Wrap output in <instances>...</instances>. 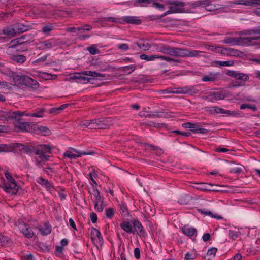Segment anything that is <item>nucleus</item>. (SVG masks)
Masks as SVG:
<instances>
[{
    "instance_id": "29",
    "label": "nucleus",
    "mask_w": 260,
    "mask_h": 260,
    "mask_svg": "<svg viewBox=\"0 0 260 260\" xmlns=\"http://www.w3.org/2000/svg\"><path fill=\"white\" fill-rule=\"evenodd\" d=\"M18 147H22V149L26 153H35L36 154V147L32 146H26L22 144H17Z\"/></svg>"
},
{
    "instance_id": "64",
    "label": "nucleus",
    "mask_w": 260,
    "mask_h": 260,
    "mask_svg": "<svg viewBox=\"0 0 260 260\" xmlns=\"http://www.w3.org/2000/svg\"><path fill=\"white\" fill-rule=\"evenodd\" d=\"M94 197H95V203H103L104 197L101 196L100 193L98 194V195H96Z\"/></svg>"
},
{
    "instance_id": "54",
    "label": "nucleus",
    "mask_w": 260,
    "mask_h": 260,
    "mask_svg": "<svg viewBox=\"0 0 260 260\" xmlns=\"http://www.w3.org/2000/svg\"><path fill=\"white\" fill-rule=\"evenodd\" d=\"M241 73H238L237 71L229 70L226 72V75L229 76L233 77L235 78L238 77V76L241 74Z\"/></svg>"
},
{
    "instance_id": "7",
    "label": "nucleus",
    "mask_w": 260,
    "mask_h": 260,
    "mask_svg": "<svg viewBox=\"0 0 260 260\" xmlns=\"http://www.w3.org/2000/svg\"><path fill=\"white\" fill-rule=\"evenodd\" d=\"M132 223L133 226V234H137L141 237H145L147 236L144 227L138 220H134L132 221Z\"/></svg>"
},
{
    "instance_id": "59",
    "label": "nucleus",
    "mask_w": 260,
    "mask_h": 260,
    "mask_svg": "<svg viewBox=\"0 0 260 260\" xmlns=\"http://www.w3.org/2000/svg\"><path fill=\"white\" fill-rule=\"evenodd\" d=\"M53 26L52 25L44 26L42 27V31L44 34L48 33L53 29Z\"/></svg>"
},
{
    "instance_id": "55",
    "label": "nucleus",
    "mask_w": 260,
    "mask_h": 260,
    "mask_svg": "<svg viewBox=\"0 0 260 260\" xmlns=\"http://www.w3.org/2000/svg\"><path fill=\"white\" fill-rule=\"evenodd\" d=\"M212 2L211 0H200L199 4L200 7H205L206 8L207 6L210 5Z\"/></svg>"
},
{
    "instance_id": "40",
    "label": "nucleus",
    "mask_w": 260,
    "mask_h": 260,
    "mask_svg": "<svg viewBox=\"0 0 260 260\" xmlns=\"http://www.w3.org/2000/svg\"><path fill=\"white\" fill-rule=\"evenodd\" d=\"M152 2V0H136L134 4L135 6H138V5L141 6H144L150 4Z\"/></svg>"
},
{
    "instance_id": "18",
    "label": "nucleus",
    "mask_w": 260,
    "mask_h": 260,
    "mask_svg": "<svg viewBox=\"0 0 260 260\" xmlns=\"http://www.w3.org/2000/svg\"><path fill=\"white\" fill-rule=\"evenodd\" d=\"M219 73H210L209 75L202 77V80L204 82H215L217 80Z\"/></svg>"
},
{
    "instance_id": "14",
    "label": "nucleus",
    "mask_w": 260,
    "mask_h": 260,
    "mask_svg": "<svg viewBox=\"0 0 260 260\" xmlns=\"http://www.w3.org/2000/svg\"><path fill=\"white\" fill-rule=\"evenodd\" d=\"M72 149L75 152L78 153V154H73L70 151H67L64 153L63 156L64 157H68V158H70L71 159H76L77 158L80 157L82 155H91V154L94 153L93 152H81L80 151H79L76 149H74V148H72Z\"/></svg>"
},
{
    "instance_id": "41",
    "label": "nucleus",
    "mask_w": 260,
    "mask_h": 260,
    "mask_svg": "<svg viewBox=\"0 0 260 260\" xmlns=\"http://www.w3.org/2000/svg\"><path fill=\"white\" fill-rule=\"evenodd\" d=\"M120 208V213L123 216H125L126 215L128 214V209L127 206L123 204H120L119 205Z\"/></svg>"
},
{
    "instance_id": "21",
    "label": "nucleus",
    "mask_w": 260,
    "mask_h": 260,
    "mask_svg": "<svg viewBox=\"0 0 260 260\" xmlns=\"http://www.w3.org/2000/svg\"><path fill=\"white\" fill-rule=\"evenodd\" d=\"M15 34L22 33L28 30V26L25 25L20 23L13 24Z\"/></svg>"
},
{
    "instance_id": "32",
    "label": "nucleus",
    "mask_w": 260,
    "mask_h": 260,
    "mask_svg": "<svg viewBox=\"0 0 260 260\" xmlns=\"http://www.w3.org/2000/svg\"><path fill=\"white\" fill-rule=\"evenodd\" d=\"M136 45L138 46L140 49H141L144 51L148 50L150 48V45L148 43H145L143 41L135 42L133 46L135 47Z\"/></svg>"
},
{
    "instance_id": "1",
    "label": "nucleus",
    "mask_w": 260,
    "mask_h": 260,
    "mask_svg": "<svg viewBox=\"0 0 260 260\" xmlns=\"http://www.w3.org/2000/svg\"><path fill=\"white\" fill-rule=\"evenodd\" d=\"M13 80L16 84L25 85L33 88H37L39 86L37 80L26 75H15Z\"/></svg>"
},
{
    "instance_id": "27",
    "label": "nucleus",
    "mask_w": 260,
    "mask_h": 260,
    "mask_svg": "<svg viewBox=\"0 0 260 260\" xmlns=\"http://www.w3.org/2000/svg\"><path fill=\"white\" fill-rule=\"evenodd\" d=\"M39 231L44 235H47L51 232V227L48 223H45L43 226L39 228Z\"/></svg>"
},
{
    "instance_id": "49",
    "label": "nucleus",
    "mask_w": 260,
    "mask_h": 260,
    "mask_svg": "<svg viewBox=\"0 0 260 260\" xmlns=\"http://www.w3.org/2000/svg\"><path fill=\"white\" fill-rule=\"evenodd\" d=\"M213 93L215 100H222L225 98L224 94L221 92H214Z\"/></svg>"
},
{
    "instance_id": "2",
    "label": "nucleus",
    "mask_w": 260,
    "mask_h": 260,
    "mask_svg": "<svg viewBox=\"0 0 260 260\" xmlns=\"http://www.w3.org/2000/svg\"><path fill=\"white\" fill-rule=\"evenodd\" d=\"M260 39V36L255 37H226L223 40V42L231 45H251L252 44V41Z\"/></svg>"
},
{
    "instance_id": "16",
    "label": "nucleus",
    "mask_w": 260,
    "mask_h": 260,
    "mask_svg": "<svg viewBox=\"0 0 260 260\" xmlns=\"http://www.w3.org/2000/svg\"><path fill=\"white\" fill-rule=\"evenodd\" d=\"M91 239L92 241H94L96 240L97 239L99 240L98 244L99 245H102L103 243V239L102 236L100 232V231L95 228H91V233H90Z\"/></svg>"
},
{
    "instance_id": "51",
    "label": "nucleus",
    "mask_w": 260,
    "mask_h": 260,
    "mask_svg": "<svg viewBox=\"0 0 260 260\" xmlns=\"http://www.w3.org/2000/svg\"><path fill=\"white\" fill-rule=\"evenodd\" d=\"M13 16V12L10 13L0 12V19L5 20Z\"/></svg>"
},
{
    "instance_id": "19",
    "label": "nucleus",
    "mask_w": 260,
    "mask_h": 260,
    "mask_svg": "<svg viewBox=\"0 0 260 260\" xmlns=\"http://www.w3.org/2000/svg\"><path fill=\"white\" fill-rule=\"evenodd\" d=\"M182 232L188 237L193 236L197 233V230L192 227L185 225L181 228Z\"/></svg>"
},
{
    "instance_id": "9",
    "label": "nucleus",
    "mask_w": 260,
    "mask_h": 260,
    "mask_svg": "<svg viewBox=\"0 0 260 260\" xmlns=\"http://www.w3.org/2000/svg\"><path fill=\"white\" fill-rule=\"evenodd\" d=\"M202 53L201 51L180 48L179 56L181 57H197L200 56Z\"/></svg>"
},
{
    "instance_id": "20",
    "label": "nucleus",
    "mask_w": 260,
    "mask_h": 260,
    "mask_svg": "<svg viewBox=\"0 0 260 260\" xmlns=\"http://www.w3.org/2000/svg\"><path fill=\"white\" fill-rule=\"evenodd\" d=\"M122 20L127 23L132 24H140L141 20L136 16H125L122 18Z\"/></svg>"
},
{
    "instance_id": "43",
    "label": "nucleus",
    "mask_w": 260,
    "mask_h": 260,
    "mask_svg": "<svg viewBox=\"0 0 260 260\" xmlns=\"http://www.w3.org/2000/svg\"><path fill=\"white\" fill-rule=\"evenodd\" d=\"M214 111L217 114H231L230 111L226 110L222 108H219L217 107H214Z\"/></svg>"
},
{
    "instance_id": "28",
    "label": "nucleus",
    "mask_w": 260,
    "mask_h": 260,
    "mask_svg": "<svg viewBox=\"0 0 260 260\" xmlns=\"http://www.w3.org/2000/svg\"><path fill=\"white\" fill-rule=\"evenodd\" d=\"M11 59L18 63L22 64L26 60V57L23 55H13Z\"/></svg>"
},
{
    "instance_id": "57",
    "label": "nucleus",
    "mask_w": 260,
    "mask_h": 260,
    "mask_svg": "<svg viewBox=\"0 0 260 260\" xmlns=\"http://www.w3.org/2000/svg\"><path fill=\"white\" fill-rule=\"evenodd\" d=\"M158 58H161V59L165 60L168 62H177V63L179 62V61L178 60L174 59L171 58L169 57H167L165 56H159V55Z\"/></svg>"
},
{
    "instance_id": "17",
    "label": "nucleus",
    "mask_w": 260,
    "mask_h": 260,
    "mask_svg": "<svg viewBox=\"0 0 260 260\" xmlns=\"http://www.w3.org/2000/svg\"><path fill=\"white\" fill-rule=\"evenodd\" d=\"M15 119L17 121L15 124L16 128L27 132H28L30 130V124L29 123L21 121L22 119L20 118V117H18Z\"/></svg>"
},
{
    "instance_id": "8",
    "label": "nucleus",
    "mask_w": 260,
    "mask_h": 260,
    "mask_svg": "<svg viewBox=\"0 0 260 260\" xmlns=\"http://www.w3.org/2000/svg\"><path fill=\"white\" fill-rule=\"evenodd\" d=\"M24 115V113L19 111L15 112H5L3 111L0 112V120H8V119H17L18 117Z\"/></svg>"
},
{
    "instance_id": "48",
    "label": "nucleus",
    "mask_w": 260,
    "mask_h": 260,
    "mask_svg": "<svg viewBox=\"0 0 260 260\" xmlns=\"http://www.w3.org/2000/svg\"><path fill=\"white\" fill-rule=\"evenodd\" d=\"M144 211L146 215L148 216H153L154 215V212L152 211L151 207L146 205L144 207Z\"/></svg>"
},
{
    "instance_id": "30",
    "label": "nucleus",
    "mask_w": 260,
    "mask_h": 260,
    "mask_svg": "<svg viewBox=\"0 0 260 260\" xmlns=\"http://www.w3.org/2000/svg\"><path fill=\"white\" fill-rule=\"evenodd\" d=\"M37 182L42 186H44L48 190L50 189L52 187V185L47 180L42 177H39L37 180Z\"/></svg>"
},
{
    "instance_id": "11",
    "label": "nucleus",
    "mask_w": 260,
    "mask_h": 260,
    "mask_svg": "<svg viewBox=\"0 0 260 260\" xmlns=\"http://www.w3.org/2000/svg\"><path fill=\"white\" fill-rule=\"evenodd\" d=\"M249 77L247 74L241 73L238 77L233 80L231 83L232 87H237L239 86H244L246 81L248 80Z\"/></svg>"
},
{
    "instance_id": "42",
    "label": "nucleus",
    "mask_w": 260,
    "mask_h": 260,
    "mask_svg": "<svg viewBox=\"0 0 260 260\" xmlns=\"http://www.w3.org/2000/svg\"><path fill=\"white\" fill-rule=\"evenodd\" d=\"M221 8L220 5H213L212 2L210 5L207 6L206 10L208 11H213L214 10H219Z\"/></svg>"
},
{
    "instance_id": "47",
    "label": "nucleus",
    "mask_w": 260,
    "mask_h": 260,
    "mask_svg": "<svg viewBox=\"0 0 260 260\" xmlns=\"http://www.w3.org/2000/svg\"><path fill=\"white\" fill-rule=\"evenodd\" d=\"M216 63L217 65H219L220 66H232L234 63L233 61H232V60L224 61H217L216 62Z\"/></svg>"
},
{
    "instance_id": "46",
    "label": "nucleus",
    "mask_w": 260,
    "mask_h": 260,
    "mask_svg": "<svg viewBox=\"0 0 260 260\" xmlns=\"http://www.w3.org/2000/svg\"><path fill=\"white\" fill-rule=\"evenodd\" d=\"M87 49L92 55H95L100 52L99 50L96 48L95 45H92L90 47H87Z\"/></svg>"
},
{
    "instance_id": "62",
    "label": "nucleus",
    "mask_w": 260,
    "mask_h": 260,
    "mask_svg": "<svg viewBox=\"0 0 260 260\" xmlns=\"http://www.w3.org/2000/svg\"><path fill=\"white\" fill-rule=\"evenodd\" d=\"M252 246L255 251H260V239H258Z\"/></svg>"
},
{
    "instance_id": "39",
    "label": "nucleus",
    "mask_w": 260,
    "mask_h": 260,
    "mask_svg": "<svg viewBox=\"0 0 260 260\" xmlns=\"http://www.w3.org/2000/svg\"><path fill=\"white\" fill-rule=\"evenodd\" d=\"M38 129L44 136H49L51 134V131L47 127L41 126L38 127Z\"/></svg>"
},
{
    "instance_id": "35",
    "label": "nucleus",
    "mask_w": 260,
    "mask_h": 260,
    "mask_svg": "<svg viewBox=\"0 0 260 260\" xmlns=\"http://www.w3.org/2000/svg\"><path fill=\"white\" fill-rule=\"evenodd\" d=\"M140 58L142 60H145L147 61H152L156 58H158L159 55H147L145 54H141L140 56Z\"/></svg>"
},
{
    "instance_id": "10",
    "label": "nucleus",
    "mask_w": 260,
    "mask_h": 260,
    "mask_svg": "<svg viewBox=\"0 0 260 260\" xmlns=\"http://www.w3.org/2000/svg\"><path fill=\"white\" fill-rule=\"evenodd\" d=\"M159 50L161 52L164 54L175 57H179L180 48L171 47L168 45H164L160 47Z\"/></svg>"
},
{
    "instance_id": "12",
    "label": "nucleus",
    "mask_w": 260,
    "mask_h": 260,
    "mask_svg": "<svg viewBox=\"0 0 260 260\" xmlns=\"http://www.w3.org/2000/svg\"><path fill=\"white\" fill-rule=\"evenodd\" d=\"M235 4H243L246 6H260V0H242L234 2ZM254 13L257 15L260 16V7L257 8L254 11Z\"/></svg>"
},
{
    "instance_id": "58",
    "label": "nucleus",
    "mask_w": 260,
    "mask_h": 260,
    "mask_svg": "<svg viewBox=\"0 0 260 260\" xmlns=\"http://www.w3.org/2000/svg\"><path fill=\"white\" fill-rule=\"evenodd\" d=\"M242 171V169L241 167H234L232 168L230 170V173L240 174Z\"/></svg>"
},
{
    "instance_id": "5",
    "label": "nucleus",
    "mask_w": 260,
    "mask_h": 260,
    "mask_svg": "<svg viewBox=\"0 0 260 260\" xmlns=\"http://www.w3.org/2000/svg\"><path fill=\"white\" fill-rule=\"evenodd\" d=\"M86 75V76L92 77L93 78H103L105 77V74H100L96 72L90 71H83L80 73H75L70 75V79L71 80H79L80 81L82 75Z\"/></svg>"
},
{
    "instance_id": "53",
    "label": "nucleus",
    "mask_w": 260,
    "mask_h": 260,
    "mask_svg": "<svg viewBox=\"0 0 260 260\" xmlns=\"http://www.w3.org/2000/svg\"><path fill=\"white\" fill-rule=\"evenodd\" d=\"M106 216L108 218H111L114 215V209L112 208H109L106 210Z\"/></svg>"
},
{
    "instance_id": "33",
    "label": "nucleus",
    "mask_w": 260,
    "mask_h": 260,
    "mask_svg": "<svg viewBox=\"0 0 260 260\" xmlns=\"http://www.w3.org/2000/svg\"><path fill=\"white\" fill-rule=\"evenodd\" d=\"M252 34L260 35V26L249 30H245L241 31L240 35H250Z\"/></svg>"
},
{
    "instance_id": "61",
    "label": "nucleus",
    "mask_w": 260,
    "mask_h": 260,
    "mask_svg": "<svg viewBox=\"0 0 260 260\" xmlns=\"http://www.w3.org/2000/svg\"><path fill=\"white\" fill-rule=\"evenodd\" d=\"M86 75H82L81 76V79L80 80V81L83 82L84 83H87L89 82L91 80L93 79H94L95 78L93 77H86Z\"/></svg>"
},
{
    "instance_id": "56",
    "label": "nucleus",
    "mask_w": 260,
    "mask_h": 260,
    "mask_svg": "<svg viewBox=\"0 0 260 260\" xmlns=\"http://www.w3.org/2000/svg\"><path fill=\"white\" fill-rule=\"evenodd\" d=\"M191 131L194 133L207 134L208 132V129L203 128L201 126L197 129H191Z\"/></svg>"
},
{
    "instance_id": "4",
    "label": "nucleus",
    "mask_w": 260,
    "mask_h": 260,
    "mask_svg": "<svg viewBox=\"0 0 260 260\" xmlns=\"http://www.w3.org/2000/svg\"><path fill=\"white\" fill-rule=\"evenodd\" d=\"M113 123L111 118H104L102 119H93V124L91 126L94 129H105L108 128Z\"/></svg>"
},
{
    "instance_id": "34",
    "label": "nucleus",
    "mask_w": 260,
    "mask_h": 260,
    "mask_svg": "<svg viewBox=\"0 0 260 260\" xmlns=\"http://www.w3.org/2000/svg\"><path fill=\"white\" fill-rule=\"evenodd\" d=\"M98 22L101 23V24L104 26L106 25L105 22H116V18L114 17H104L99 18L97 21Z\"/></svg>"
},
{
    "instance_id": "6",
    "label": "nucleus",
    "mask_w": 260,
    "mask_h": 260,
    "mask_svg": "<svg viewBox=\"0 0 260 260\" xmlns=\"http://www.w3.org/2000/svg\"><path fill=\"white\" fill-rule=\"evenodd\" d=\"M168 3L172 6L169 7V10L160 16L159 18H162L171 13H176L180 12V7H183L184 4L183 2L173 1L169 2Z\"/></svg>"
},
{
    "instance_id": "37",
    "label": "nucleus",
    "mask_w": 260,
    "mask_h": 260,
    "mask_svg": "<svg viewBox=\"0 0 260 260\" xmlns=\"http://www.w3.org/2000/svg\"><path fill=\"white\" fill-rule=\"evenodd\" d=\"M242 52L237 49L229 48L228 56H239L242 54Z\"/></svg>"
},
{
    "instance_id": "24",
    "label": "nucleus",
    "mask_w": 260,
    "mask_h": 260,
    "mask_svg": "<svg viewBox=\"0 0 260 260\" xmlns=\"http://www.w3.org/2000/svg\"><path fill=\"white\" fill-rule=\"evenodd\" d=\"M44 112L45 109L44 108H37L34 112L27 114L24 113V115L35 117H42Z\"/></svg>"
},
{
    "instance_id": "15",
    "label": "nucleus",
    "mask_w": 260,
    "mask_h": 260,
    "mask_svg": "<svg viewBox=\"0 0 260 260\" xmlns=\"http://www.w3.org/2000/svg\"><path fill=\"white\" fill-rule=\"evenodd\" d=\"M37 47L40 50H46L52 48L55 45V41L51 39L39 42Z\"/></svg>"
},
{
    "instance_id": "60",
    "label": "nucleus",
    "mask_w": 260,
    "mask_h": 260,
    "mask_svg": "<svg viewBox=\"0 0 260 260\" xmlns=\"http://www.w3.org/2000/svg\"><path fill=\"white\" fill-rule=\"evenodd\" d=\"M92 27L91 25L86 24L82 26L79 27L77 28V30H86V31H90L92 29Z\"/></svg>"
},
{
    "instance_id": "26",
    "label": "nucleus",
    "mask_w": 260,
    "mask_h": 260,
    "mask_svg": "<svg viewBox=\"0 0 260 260\" xmlns=\"http://www.w3.org/2000/svg\"><path fill=\"white\" fill-rule=\"evenodd\" d=\"M22 233L24 236L28 238L32 237L34 233L28 225L25 224L24 227L21 229Z\"/></svg>"
},
{
    "instance_id": "44",
    "label": "nucleus",
    "mask_w": 260,
    "mask_h": 260,
    "mask_svg": "<svg viewBox=\"0 0 260 260\" xmlns=\"http://www.w3.org/2000/svg\"><path fill=\"white\" fill-rule=\"evenodd\" d=\"M198 210L200 213H201L203 214H204L205 215L211 216L212 217H214V218H217V219H221L222 218L221 216H220L213 215V214L212 213V212L210 211H204L202 209H198Z\"/></svg>"
},
{
    "instance_id": "23",
    "label": "nucleus",
    "mask_w": 260,
    "mask_h": 260,
    "mask_svg": "<svg viewBox=\"0 0 260 260\" xmlns=\"http://www.w3.org/2000/svg\"><path fill=\"white\" fill-rule=\"evenodd\" d=\"M192 91V89L189 87H184L183 88H179L177 89H175L172 90V93L176 94H187L190 93L192 94V93H190Z\"/></svg>"
},
{
    "instance_id": "31",
    "label": "nucleus",
    "mask_w": 260,
    "mask_h": 260,
    "mask_svg": "<svg viewBox=\"0 0 260 260\" xmlns=\"http://www.w3.org/2000/svg\"><path fill=\"white\" fill-rule=\"evenodd\" d=\"M168 115V113H166L164 112H155L153 114H147L145 115L146 117L148 118H160V117H166Z\"/></svg>"
},
{
    "instance_id": "13",
    "label": "nucleus",
    "mask_w": 260,
    "mask_h": 260,
    "mask_svg": "<svg viewBox=\"0 0 260 260\" xmlns=\"http://www.w3.org/2000/svg\"><path fill=\"white\" fill-rule=\"evenodd\" d=\"M19 189L16 182H8L5 184L3 189L7 192L10 193L12 194H15Z\"/></svg>"
},
{
    "instance_id": "38",
    "label": "nucleus",
    "mask_w": 260,
    "mask_h": 260,
    "mask_svg": "<svg viewBox=\"0 0 260 260\" xmlns=\"http://www.w3.org/2000/svg\"><path fill=\"white\" fill-rule=\"evenodd\" d=\"M136 68V66L135 65H131L122 67L120 68V70L123 72L126 73L128 71L131 70V72H128V74H131L133 71H134Z\"/></svg>"
},
{
    "instance_id": "45",
    "label": "nucleus",
    "mask_w": 260,
    "mask_h": 260,
    "mask_svg": "<svg viewBox=\"0 0 260 260\" xmlns=\"http://www.w3.org/2000/svg\"><path fill=\"white\" fill-rule=\"evenodd\" d=\"M246 108H249L252 110L253 111L257 110V107L255 105H252L248 104H243L240 105L241 109H245Z\"/></svg>"
},
{
    "instance_id": "3",
    "label": "nucleus",
    "mask_w": 260,
    "mask_h": 260,
    "mask_svg": "<svg viewBox=\"0 0 260 260\" xmlns=\"http://www.w3.org/2000/svg\"><path fill=\"white\" fill-rule=\"evenodd\" d=\"M51 147L49 145L41 144L36 147V154L39 156L42 161H46L49 159L50 155L47 153H51Z\"/></svg>"
},
{
    "instance_id": "25",
    "label": "nucleus",
    "mask_w": 260,
    "mask_h": 260,
    "mask_svg": "<svg viewBox=\"0 0 260 260\" xmlns=\"http://www.w3.org/2000/svg\"><path fill=\"white\" fill-rule=\"evenodd\" d=\"M121 228L128 233H133V227L131 223L128 221H124L120 223Z\"/></svg>"
},
{
    "instance_id": "22",
    "label": "nucleus",
    "mask_w": 260,
    "mask_h": 260,
    "mask_svg": "<svg viewBox=\"0 0 260 260\" xmlns=\"http://www.w3.org/2000/svg\"><path fill=\"white\" fill-rule=\"evenodd\" d=\"M3 34L9 37H14L16 34L13 25H10L5 27L3 29V33L0 32V35Z\"/></svg>"
},
{
    "instance_id": "63",
    "label": "nucleus",
    "mask_w": 260,
    "mask_h": 260,
    "mask_svg": "<svg viewBox=\"0 0 260 260\" xmlns=\"http://www.w3.org/2000/svg\"><path fill=\"white\" fill-rule=\"evenodd\" d=\"M217 251V248H212L209 249L207 251V255L215 256V254Z\"/></svg>"
},
{
    "instance_id": "50",
    "label": "nucleus",
    "mask_w": 260,
    "mask_h": 260,
    "mask_svg": "<svg viewBox=\"0 0 260 260\" xmlns=\"http://www.w3.org/2000/svg\"><path fill=\"white\" fill-rule=\"evenodd\" d=\"M81 125H84L86 126L87 127H88L90 129H94V127H92V125L93 124V119L89 121H85L83 122H82L81 123Z\"/></svg>"
},
{
    "instance_id": "36",
    "label": "nucleus",
    "mask_w": 260,
    "mask_h": 260,
    "mask_svg": "<svg viewBox=\"0 0 260 260\" xmlns=\"http://www.w3.org/2000/svg\"><path fill=\"white\" fill-rule=\"evenodd\" d=\"M191 198L190 196L185 195L182 196L178 201V202L180 204L182 205H187L189 204Z\"/></svg>"
},
{
    "instance_id": "52",
    "label": "nucleus",
    "mask_w": 260,
    "mask_h": 260,
    "mask_svg": "<svg viewBox=\"0 0 260 260\" xmlns=\"http://www.w3.org/2000/svg\"><path fill=\"white\" fill-rule=\"evenodd\" d=\"M217 49H218V50L216 51V52L220 53L221 54L224 55H228L229 48H222L219 47V48Z\"/></svg>"
}]
</instances>
